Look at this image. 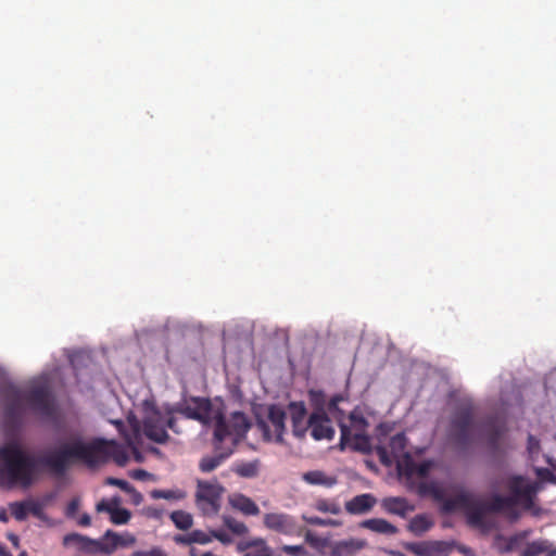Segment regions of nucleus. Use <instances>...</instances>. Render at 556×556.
<instances>
[{"mask_svg": "<svg viewBox=\"0 0 556 556\" xmlns=\"http://www.w3.org/2000/svg\"><path fill=\"white\" fill-rule=\"evenodd\" d=\"M113 459L118 466L127 464V448L114 440L96 439L90 443L75 440L63 444L42 459L47 468L56 476H62L75 460H81L88 466H96Z\"/></svg>", "mask_w": 556, "mask_h": 556, "instance_id": "1", "label": "nucleus"}, {"mask_svg": "<svg viewBox=\"0 0 556 556\" xmlns=\"http://www.w3.org/2000/svg\"><path fill=\"white\" fill-rule=\"evenodd\" d=\"M42 459L27 453L17 442L0 446V488L29 489L40 476L39 465L47 467Z\"/></svg>", "mask_w": 556, "mask_h": 556, "instance_id": "2", "label": "nucleus"}, {"mask_svg": "<svg viewBox=\"0 0 556 556\" xmlns=\"http://www.w3.org/2000/svg\"><path fill=\"white\" fill-rule=\"evenodd\" d=\"M4 416L9 422L18 426L24 416V404L27 403L33 412L43 417H52L55 413V400L47 383L34 386L23 392L15 386H7L3 390Z\"/></svg>", "mask_w": 556, "mask_h": 556, "instance_id": "3", "label": "nucleus"}, {"mask_svg": "<svg viewBox=\"0 0 556 556\" xmlns=\"http://www.w3.org/2000/svg\"><path fill=\"white\" fill-rule=\"evenodd\" d=\"M506 486L510 495L494 494L488 503H484L489 513H506L511 520L520 517L516 506L534 513L536 488L533 483H528L522 476L514 475L507 478Z\"/></svg>", "mask_w": 556, "mask_h": 556, "instance_id": "4", "label": "nucleus"}, {"mask_svg": "<svg viewBox=\"0 0 556 556\" xmlns=\"http://www.w3.org/2000/svg\"><path fill=\"white\" fill-rule=\"evenodd\" d=\"M341 396H334L328 404V410L338 418L340 427V447L344 450L346 446L353 451L369 453L371 451L370 438L367 434L369 422L364 416L359 407L354 408L348 416L346 420L339 417L337 413L342 414L338 407Z\"/></svg>", "mask_w": 556, "mask_h": 556, "instance_id": "5", "label": "nucleus"}, {"mask_svg": "<svg viewBox=\"0 0 556 556\" xmlns=\"http://www.w3.org/2000/svg\"><path fill=\"white\" fill-rule=\"evenodd\" d=\"M136 538L129 532L117 533L113 530H106L104 534L98 539L79 533H68L63 538L65 546H74L78 552L88 555H111L117 548H126L135 545Z\"/></svg>", "mask_w": 556, "mask_h": 556, "instance_id": "6", "label": "nucleus"}, {"mask_svg": "<svg viewBox=\"0 0 556 556\" xmlns=\"http://www.w3.org/2000/svg\"><path fill=\"white\" fill-rule=\"evenodd\" d=\"M172 407L160 409L155 406L147 410L143 419V432L144 435L153 442L163 444L168 440L167 429L173 430L176 433L180 431L176 427V418L174 417Z\"/></svg>", "mask_w": 556, "mask_h": 556, "instance_id": "7", "label": "nucleus"}, {"mask_svg": "<svg viewBox=\"0 0 556 556\" xmlns=\"http://www.w3.org/2000/svg\"><path fill=\"white\" fill-rule=\"evenodd\" d=\"M475 412L471 403L460 404L450 424V439L460 450H466L473 441Z\"/></svg>", "mask_w": 556, "mask_h": 556, "instance_id": "8", "label": "nucleus"}, {"mask_svg": "<svg viewBox=\"0 0 556 556\" xmlns=\"http://www.w3.org/2000/svg\"><path fill=\"white\" fill-rule=\"evenodd\" d=\"M225 488L217 481L197 480L194 503L204 516H216L222 507V496Z\"/></svg>", "mask_w": 556, "mask_h": 556, "instance_id": "9", "label": "nucleus"}, {"mask_svg": "<svg viewBox=\"0 0 556 556\" xmlns=\"http://www.w3.org/2000/svg\"><path fill=\"white\" fill-rule=\"evenodd\" d=\"M214 440L216 443H222L226 438L232 437L233 440L242 438L251 427V424L242 412H235L231 414L230 419L226 420L220 409L214 414Z\"/></svg>", "mask_w": 556, "mask_h": 556, "instance_id": "10", "label": "nucleus"}, {"mask_svg": "<svg viewBox=\"0 0 556 556\" xmlns=\"http://www.w3.org/2000/svg\"><path fill=\"white\" fill-rule=\"evenodd\" d=\"M172 412L180 414L188 419L198 420L204 425H208L214 420L213 405L210 399L192 396L190 400L177 403L172 406Z\"/></svg>", "mask_w": 556, "mask_h": 556, "instance_id": "11", "label": "nucleus"}, {"mask_svg": "<svg viewBox=\"0 0 556 556\" xmlns=\"http://www.w3.org/2000/svg\"><path fill=\"white\" fill-rule=\"evenodd\" d=\"M265 528L282 535L293 536L301 533L296 519L286 513H267L263 517Z\"/></svg>", "mask_w": 556, "mask_h": 556, "instance_id": "12", "label": "nucleus"}, {"mask_svg": "<svg viewBox=\"0 0 556 556\" xmlns=\"http://www.w3.org/2000/svg\"><path fill=\"white\" fill-rule=\"evenodd\" d=\"M407 439L403 432L396 433L390 439L389 445H377L376 453L379 457V460L383 465H391L394 460L400 459L401 457L410 456L406 451Z\"/></svg>", "mask_w": 556, "mask_h": 556, "instance_id": "13", "label": "nucleus"}, {"mask_svg": "<svg viewBox=\"0 0 556 556\" xmlns=\"http://www.w3.org/2000/svg\"><path fill=\"white\" fill-rule=\"evenodd\" d=\"M286 412L280 406L271 405L268 408V421L274 428V435L271 434L269 426L266 421L261 420L257 422V426L262 430L265 440L270 441L275 437L276 442L282 443V437L286 430Z\"/></svg>", "mask_w": 556, "mask_h": 556, "instance_id": "14", "label": "nucleus"}, {"mask_svg": "<svg viewBox=\"0 0 556 556\" xmlns=\"http://www.w3.org/2000/svg\"><path fill=\"white\" fill-rule=\"evenodd\" d=\"M121 502L119 496H114L110 500L103 498L96 505V510L98 513H108L111 522L114 525H126L131 518V513L126 508L119 507Z\"/></svg>", "mask_w": 556, "mask_h": 556, "instance_id": "15", "label": "nucleus"}, {"mask_svg": "<svg viewBox=\"0 0 556 556\" xmlns=\"http://www.w3.org/2000/svg\"><path fill=\"white\" fill-rule=\"evenodd\" d=\"M311 435L316 440H331L334 437V429L331 420L323 410L314 412L308 417Z\"/></svg>", "mask_w": 556, "mask_h": 556, "instance_id": "16", "label": "nucleus"}, {"mask_svg": "<svg viewBox=\"0 0 556 556\" xmlns=\"http://www.w3.org/2000/svg\"><path fill=\"white\" fill-rule=\"evenodd\" d=\"M377 504V498L370 493H363L346 501L344 508L350 515H364L369 513Z\"/></svg>", "mask_w": 556, "mask_h": 556, "instance_id": "17", "label": "nucleus"}, {"mask_svg": "<svg viewBox=\"0 0 556 556\" xmlns=\"http://www.w3.org/2000/svg\"><path fill=\"white\" fill-rule=\"evenodd\" d=\"M228 504L233 510L241 513L243 516H257L261 511L252 498L239 492L231 493L228 496Z\"/></svg>", "mask_w": 556, "mask_h": 556, "instance_id": "18", "label": "nucleus"}, {"mask_svg": "<svg viewBox=\"0 0 556 556\" xmlns=\"http://www.w3.org/2000/svg\"><path fill=\"white\" fill-rule=\"evenodd\" d=\"M409 551L417 556H439L447 554L450 547L443 541H428L415 543L409 546Z\"/></svg>", "mask_w": 556, "mask_h": 556, "instance_id": "19", "label": "nucleus"}, {"mask_svg": "<svg viewBox=\"0 0 556 556\" xmlns=\"http://www.w3.org/2000/svg\"><path fill=\"white\" fill-rule=\"evenodd\" d=\"M364 545L365 543L357 539L337 541L329 545V556H354Z\"/></svg>", "mask_w": 556, "mask_h": 556, "instance_id": "20", "label": "nucleus"}, {"mask_svg": "<svg viewBox=\"0 0 556 556\" xmlns=\"http://www.w3.org/2000/svg\"><path fill=\"white\" fill-rule=\"evenodd\" d=\"M238 552L245 553L244 556H271V549L262 538L241 541L237 545Z\"/></svg>", "mask_w": 556, "mask_h": 556, "instance_id": "21", "label": "nucleus"}, {"mask_svg": "<svg viewBox=\"0 0 556 556\" xmlns=\"http://www.w3.org/2000/svg\"><path fill=\"white\" fill-rule=\"evenodd\" d=\"M381 505L387 513L397 515L403 518L406 517L409 511L415 509V506L404 497H386L382 500Z\"/></svg>", "mask_w": 556, "mask_h": 556, "instance_id": "22", "label": "nucleus"}, {"mask_svg": "<svg viewBox=\"0 0 556 556\" xmlns=\"http://www.w3.org/2000/svg\"><path fill=\"white\" fill-rule=\"evenodd\" d=\"M467 522L476 528H480L484 525V516L488 511L485 504L477 502L471 497V504L465 506Z\"/></svg>", "mask_w": 556, "mask_h": 556, "instance_id": "23", "label": "nucleus"}, {"mask_svg": "<svg viewBox=\"0 0 556 556\" xmlns=\"http://www.w3.org/2000/svg\"><path fill=\"white\" fill-rule=\"evenodd\" d=\"M361 527L386 535H394L399 532V529L394 525L382 518L366 519L361 522Z\"/></svg>", "mask_w": 556, "mask_h": 556, "instance_id": "24", "label": "nucleus"}, {"mask_svg": "<svg viewBox=\"0 0 556 556\" xmlns=\"http://www.w3.org/2000/svg\"><path fill=\"white\" fill-rule=\"evenodd\" d=\"M434 526L433 518L428 514H418L407 525V529L415 536H421Z\"/></svg>", "mask_w": 556, "mask_h": 556, "instance_id": "25", "label": "nucleus"}, {"mask_svg": "<svg viewBox=\"0 0 556 556\" xmlns=\"http://www.w3.org/2000/svg\"><path fill=\"white\" fill-rule=\"evenodd\" d=\"M471 504V494L468 492H460L454 497H445L443 503L441 504V509L443 513H453L459 508H465Z\"/></svg>", "mask_w": 556, "mask_h": 556, "instance_id": "26", "label": "nucleus"}, {"mask_svg": "<svg viewBox=\"0 0 556 556\" xmlns=\"http://www.w3.org/2000/svg\"><path fill=\"white\" fill-rule=\"evenodd\" d=\"M303 481L312 485H324L331 488L337 483V478L326 475L321 470H311L304 472L302 476Z\"/></svg>", "mask_w": 556, "mask_h": 556, "instance_id": "27", "label": "nucleus"}, {"mask_svg": "<svg viewBox=\"0 0 556 556\" xmlns=\"http://www.w3.org/2000/svg\"><path fill=\"white\" fill-rule=\"evenodd\" d=\"M544 553L545 556H556V549L549 548L548 541L538 540L528 543L525 549L521 552L520 556H540Z\"/></svg>", "mask_w": 556, "mask_h": 556, "instance_id": "28", "label": "nucleus"}, {"mask_svg": "<svg viewBox=\"0 0 556 556\" xmlns=\"http://www.w3.org/2000/svg\"><path fill=\"white\" fill-rule=\"evenodd\" d=\"M431 468L430 462H421V463H415L410 456H407V459L404 462V473L407 476L417 475L421 478L426 477Z\"/></svg>", "mask_w": 556, "mask_h": 556, "instance_id": "29", "label": "nucleus"}, {"mask_svg": "<svg viewBox=\"0 0 556 556\" xmlns=\"http://www.w3.org/2000/svg\"><path fill=\"white\" fill-rule=\"evenodd\" d=\"M151 497L154 500H169V501H181L186 498L187 494L185 491L180 489H170V490H152L150 493Z\"/></svg>", "mask_w": 556, "mask_h": 556, "instance_id": "30", "label": "nucleus"}, {"mask_svg": "<svg viewBox=\"0 0 556 556\" xmlns=\"http://www.w3.org/2000/svg\"><path fill=\"white\" fill-rule=\"evenodd\" d=\"M170 519L175 527L179 530H189L193 525V518L191 514L185 510H175L170 514Z\"/></svg>", "mask_w": 556, "mask_h": 556, "instance_id": "31", "label": "nucleus"}, {"mask_svg": "<svg viewBox=\"0 0 556 556\" xmlns=\"http://www.w3.org/2000/svg\"><path fill=\"white\" fill-rule=\"evenodd\" d=\"M222 520L224 526L236 535H245L249 532V528L244 522L239 521L229 515H224Z\"/></svg>", "mask_w": 556, "mask_h": 556, "instance_id": "32", "label": "nucleus"}, {"mask_svg": "<svg viewBox=\"0 0 556 556\" xmlns=\"http://www.w3.org/2000/svg\"><path fill=\"white\" fill-rule=\"evenodd\" d=\"M525 535L526 534H515V535L509 536L508 539H505L502 535H498L496 538V541H504V544H501V545L498 544L497 551L501 554H507V553L513 552L517 547L519 541L522 538H525Z\"/></svg>", "mask_w": 556, "mask_h": 556, "instance_id": "33", "label": "nucleus"}, {"mask_svg": "<svg viewBox=\"0 0 556 556\" xmlns=\"http://www.w3.org/2000/svg\"><path fill=\"white\" fill-rule=\"evenodd\" d=\"M225 459V456L219 454L215 456H206L200 460L199 468L202 472H211L215 470Z\"/></svg>", "mask_w": 556, "mask_h": 556, "instance_id": "34", "label": "nucleus"}, {"mask_svg": "<svg viewBox=\"0 0 556 556\" xmlns=\"http://www.w3.org/2000/svg\"><path fill=\"white\" fill-rule=\"evenodd\" d=\"M315 508L318 511L329 513L332 515H339L341 513V508L338 503H336L334 501L325 500V498L317 500L315 503Z\"/></svg>", "mask_w": 556, "mask_h": 556, "instance_id": "35", "label": "nucleus"}, {"mask_svg": "<svg viewBox=\"0 0 556 556\" xmlns=\"http://www.w3.org/2000/svg\"><path fill=\"white\" fill-rule=\"evenodd\" d=\"M9 508L11 511V515L17 520V521H24L26 520L28 516L27 510V504L26 501L22 502H12L9 504Z\"/></svg>", "mask_w": 556, "mask_h": 556, "instance_id": "36", "label": "nucleus"}, {"mask_svg": "<svg viewBox=\"0 0 556 556\" xmlns=\"http://www.w3.org/2000/svg\"><path fill=\"white\" fill-rule=\"evenodd\" d=\"M291 421L306 420L307 410L303 402H292L289 404Z\"/></svg>", "mask_w": 556, "mask_h": 556, "instance_id": "37", "label": "nucleus"}, {"mask_svg": "<svg viewBox=\"0 0 556 556\" xmlns=\"http://www.w3.org/2000/svg\"><path fill=\"white\" fill-rule=\"evenodd\" d=\"M505 429L502 426H493L488 431V444L492 450H497Z\"/></svg>", "mask_w": 556, "mask_h": 556, "instance_id": "38", "label": "nucleus"}, {"mask_svg": "<svg viewBox=\"0 0 556 556\" xmlns=\"http://www.w3.org/2000/svg\"><path fill=\"white\" fill-rule=\"evenodd\" d=\"M425 489L440 504H442L446 497L444 491L435 483L425 485Z\"/></svg>", "mask_w": 556, "mask_h": 556, "instance_id": "39", "label": "nucleus"}, {"mask_svg": "<svg viewBox=\"0 0 556 556\" xmlns=\"http://www.w3.org/2000/svg\"><path fill=\"white\" fill-rule=\"evenodd\" d=\"M305 521L312 526H319V527H327V526H331V527H336V526H339L340 522L336 521V520H332V519H324V518H320V517H304Z\"/></svg>", "mask_w": 556, "mask_h": 556, "instance_id": "40", "label": "nucleus"}, {"mask_svg": "<svg viewBox=\"0 0 556 556\" xmlns=\"http://www.w3.org/2000/svg\"><path fill=\"white\" fill-rule=\"evenodd\" d=\"M307 430H309L308 419L303 421H292V432L294 437L302 439L305 437Z\"/></svg>", "mask_w": 556, "mask_h": 556, "instance_id": "41", "label": "nucleus"}, {"mask_svg": "<svg viewBox=\"0 0 556 556\" xmlns=\"http://www.w3.org/2000/svg\"><path fill=\"white\" fill-rule=\"evenodd\" d=\"M26 504H27L28 514H31L33 516H35L37 518H41V516L43 514V504L41 502L36 501V500H27Z\"/></svg>", "mask_w": 556, "mask_h": 556, "instance_id": "42", "label": "nucleus"}, {"mask_svg": "<svg viewBox=\"0 0 556 556\" xmlns=\"http://www.w3.org/2000/svg\"><path fill=\"white\" fill-rule=\"evenodd\" d=\"M192 534H193V538H192L193 543L204 545V544L211 543L213 540L211 530L208 532H204L202 530H193Z\"/></svg>", "mask_w": 556, "mask_h": 556, "instance_id": "43", "label": "nucleus"}, {"mask_svg": "<svg viewBox=\"0 0 556 556\" xmlns=\"http://www.w3.org/2000/svg\"><path fill=\"white\" fill-rule=\"evenodd\" d=\"M282 551L289 556H305L306 549L302 545H283Z\"/></svg>", "mask_w": 556, "mask_h": 556, "instance_id": "44", "label": "nucleus"}, {"mask_svg": "<svg viewBox=\"0 0 556 556\" xmlns=\"http://www.w3.org/2000/svg\"><path fill=\"white\" fill-rule=\"evenodd\" d=\"M105 483L109 485L117 486L121 490H123L124 492L129 491L130 486H131V484L128 481L118 479V478H113V477L106 478Z\"/></svg>", "mask_w": 556, "mask_h": 556, "instance_id": "45", "label": "nucleus"}, {"mask_svg": "<svg viewBox=\"0 0 556 556\" xmlns=\"http://www.w3.org/2000/svg\"><path fill=\"white\" fill-rule=\"evenodd\" d=\"M213 539L218 540L224 545H229L232 543V538L223 530H211Z\"/></svg>", "mask_w": 556, "mask_h": 556, "instance_id": "46", "label": "nucleus"}, {"mask_svg": "<svg viewBox=\"0 0 556 556\" xmlns=\"http://www.w3.org/2000/svg\"><path fill=\"white\" fill-rule=\"evenodd\" d=\"M132 556H167V555L161 548L155 547L150 551H137L132 554Z\"/></svg>", "mask_w": 556, "mask_h": 556, "instance_id": "47", "label": "nucleus"}, {"mask_svg": "<svg viewBox=\"0 0 556 556\" xmlns=\"http://www.w3.org/2000/svg\"><path fill=\"white\" fill-rule=\"evenodd\" d=\"M192 538H193V534H192V531H191V532H189L187 534L175 535L174 541L177 544L191 545V544H193Z\"/></svg>", "mask_w": 556, "mask_h": 556, "instance_id": "48", "label": "nucleus"}, {"mask_svg": "<svg viewBox=\"0 0 556 556\" xmlns=\"http://www.w3.org/2000/svg\"><path fill=\"white\" fill-rule=\"evenodd\" d=\"M130 496V501L135 505H139L143 501V496L140 492H138L134 485L130 486V490L126 492Z\"/></svg>", "mask_w": 556, "mask_h": 556, "instance_id": "49", "label": "nucleus"}, {"mask_svg": "<svg viewBox=\"0 0 556 556\" xmlns=\"http://www.w3.org/2000/svg\"><path fill=\"white\" fill-rule=\"evenodd\" d=\"M78 507H79V501L77 498H73L67 504L66 516L70 517V518H73L76 515V513L78 510Z\"/></svg>", "mask_w": 556, "mask_h": 556, "instance_id": "50", "label": "nucleus"}, {"mask_svg": "<svg viewBox=\"0 0 556 556\" xmlns=\"http://www.w3.org/2000/svg\"><path fill=\"white\" fill-rule=\"evenodd\" d=\"M540 447V443L539 441L533 437V435H529L528 437V450L533 453L534 451H538Z\"/></svg>", "mask_w": 556, "mask_h": 556, "instance_id": "51", "label": "nucleus"}, {"mask_svg": "<svg viewBox=\"0 0 556 556\" xmlns=\"http://www.w3.org/2000/svg\"><path fill=\"white\" fill-rule=\"evenodd\" d=\"M77 522L81 527H89L91 525V518L88 514H83Z\"/></svg>", "mask_w": 556, "mask_h": 556, "instance_id": "52", "label": "nucleus"}, {"mask_svg": "<svg viewBox=\"0 0 556 556\" xmlns=\"http://www.w3.org/2000/svg\"><path fill=\"white\" fill-rule=\"evenodd\" d=\"M163 511L161 509L154 508V507H148L147 508V515L149 517L153 518H161Z\"/></svg>", "mask_w": 556, "mask_h": 556, "instance_id": "53", "label": "nucleus"}, {"mask_svg": "<svg viewBox=\"0 0 556 556\" xmlns=\"http://www.w3.org/2000/svg\"><path fill=\"white\" fill-rule=\"evenodd\" d=\"M242 476L244 477H249V476H252L254 473L253 469L251 468V466L247 467V468H242L240 471H239Z\"/></svg>", "mask_w": 556, "mask_h": 556, "instance_id": "54", "label": "nucleus"}, {"mask_svg": "<svg viewBox=\"0 0 556 556\" xmlns=\"http://www.w3.org/2000/svg\"><path fill=\"white\" fill-rule=\"evenodd\" d=\"M0 521L7 523L9 521V516L4 509L0 510Z\"/></svg>", "mask_w": 556, "mask_h": 556, "instance_id": "55", "label": "nucleus"}, {"mask_svg": "<svg viewBox=\"0 0 556 556\" xmlns=\"http://www.w3.org/2000/svg\"><path fill=\"white\" fill-rule=\"evenodd\" d=\"M0 556H12V554L2 543H0Z\"/></svg>", "mask_w": 556, "mask_h": 556, "instance_id": "56", "label": "nucleus"}, {"mask_svg": "<svg viewBox=\"0 0 556 556\" xmlns=\"http://www.w3.org/2000/svg\"><path fill=\"white\" fill-rule=\"evenodd\" d=\"M501 485H502V481H500L498 479H494V480L491 482V486H492L493 489H498Z\"/></svg>", "mask_w": 556, "mask_h": 556, "instance_id": "57", "label": "nucleus"}, {"mask_svg": "<svg viewBox=\"0 0 556 556\" xmlns=\"http://www.w3.org/2000/svg\"><path fill=\"white\" fill-rule=\"evenodd\" d=\"M190 556H200L202 553H199V551L194 547H192L189 552Z\"/></svg>", "mask_w": 556, "mask_h": 556, "instance_id": "58", "label": "nucleus"}, {"mask_svg": "<svg viewBox=\"0 0 556 556\" xmlns=\"http://www.w3.org/2000/svg\"><path fill=\"white\" fill-rule=\"evenodd\" d=\"M384 428H387V426H386V425H383V424H380V425L378 426V430H379L382 434H387V430H386Z\"/></svg>", "mask_w": 556, "mask_h": 556, "instance_id": "59", "label": "nucleus"}, {"mask_svg": "<svg viewBox=\"0 0 556 556\" xmlns=\"http://www.w3.org/2000/svg\"><path fill=\"white\" fill-rule=\"evenodd\" d=\"M10 539H11V541H12L14 544H16V543H17V541H18L17 536H16V535H14V534H11V535H10Z\"/></svg>", "mask_w": 556, "mask_h": 556, "instance_id": "60", "label": "nucleus"}, {"mask_svg": "<svg viewBox=\"0 0 556 556\" xmlns=\"http://www.w3.org/2000/svg\"><path fill=\"white\" fill-rule=\"evenodd\" d=\"M18 556H28L26 552H22Z\"/></svg>", "mask_w": 556, "mask_h": 556, "instance_id": "61", "label": "nucleus"}]
</instances>
